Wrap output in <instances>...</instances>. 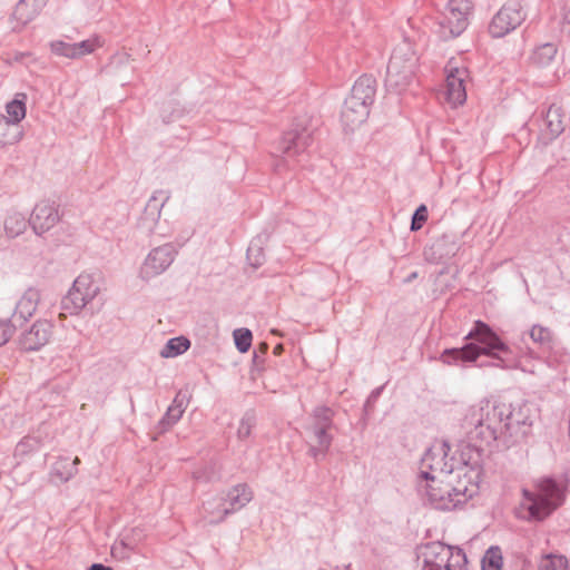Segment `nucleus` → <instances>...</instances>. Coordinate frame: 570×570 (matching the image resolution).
I'll use <instances>...</instances> for the list:
<instances>
[{
  "instance_id": "nucleus-1",
  "label": "nucleus",
  "mask_w": 570,
  "mask_h": 570,
  "mask_svg": "<svg viewBox=\"0 0 570 570\" xmlns=\"http://www.w3.org/2000/svg\"><path fill=\"white\" fill-rule=\"evenodd\" d=\"M535 413L533 403L527 400L510 403L483 400L468 417L474 426L468 432L466 443L481 449L484 456L495 442L509 448L529 436Z\"/></svg>"
},
{
  "instance_id": "nucleus-2",
  "label": "nucleus",
  "mask_w": 570,
  "mask_h": 570,
  "mask_svg": "<svg viewBox=\"0 0 570 570\" xmlns=\"http://www.w3.org/2000/svg\"><path fill=\"white\" fill-rule=\"evenodd\" d=\"M460 464L444 463L439 474L422 470L419 474L426 481V499L436 510H452L465 503L479 492L483 474L484 454L473 443L459 445Z\"/></svg>"
},
{
  "instance_id": "nucleus-3",
  "label": "nucleus",
  "mask_w": 570,
  "mask_h": 570,
  "mask_svg": "<svg viewBox=\"0 0 570 570\" xmlns=\"http://www.w3.org/2000/svg\"><path fill=\"white\" fill-rule=\"evenodd\" d=\"M462 347L445 348L440 360L448 365L462 363H476L481 355L495 360V363H487L503 370L515 368L519 365V353L508 345L493 328L483 321H475L473 327L464 337ZM485 366V363L479 364Z\"/></svg>"
},
{
  "instance_id": "nucleus-4",
  "label": "nucleus",
  "mask_w": 570,
  "mask_h": 570,
  "mask_svg": "<svg viewBox=\"0 0 570 570\" xmlns=\"http://www.w3.org/2000/svg\"><path fill=\"white\" fill-rule=\"evenodd\" d=\"M567 480L562 476H543L537 483V491L523 490V495L530 502V514L542 520L559 508L566 499Z\"/></svg>"
},
{
  "instance_id": "nucleus-5",
  "label": "nucleus",
  "mask_w": 570,
  "mask_h": 570,
  "mask_svg": "<svg viewBox=\"0 0 570 570\" xmlns=\"http://www.w3.org/2000/svg\"><path fill=\"white\" fill-rule=\"evenodd\" d=\"M417 58L410 43L397 46L390 58L386 68V90L401 94L411 85L416 67Z\"/></svg>"
},
{
  "instance_id": "nucleus-6",
  "label": "nucleus",
  "mask_w": 570,
  "mask_h": 570,
  "mask_svg": "<svg viewBox=\"0 0 570 570\" xmlns=\"http://www.w3.org/2000/svg\"><path fill=\"white\" fill-rule=\"evenodd\" d=\"M473 11L471 0H449L445 10L438 17V32L443 40L461 36L470 23Z\"/></svg>"
},
{
  "instance_id": "nucleus-7",
  "label": "nucleus",
  "mask_w": 570,
  "mask_h": 570,
  "mask_svg": "<svg viewBox=\"0 0 570 570\" xmlns=\"http://www.w3.org/2000/svg\"><path fill=\"white\" fill-rule=\"evenodd\" d=\"M99 293V286L88 274L79 275L61 299V309L70 315L78 314Z\"/></svg>"
},
{
  "instance_id": "nucleus-8",
  "label": "nucleus",
  "mask_w": 570,
  "mask_h": 570,
  "mask_svg": "<svg viewBox=\"0 0 570 570\" xmlns=\"http://www.w3.org/2000/svg\"><path fill=\"white\" fill-rule=\"evenodd\" d=\"M525 18L527 13L519 2H507L491 19L488 31L493 38H502L515 30Z\"/></svg>"
},
{
  "instance_id": "nucleus-9",
  "label": "nucleus",
  "mask_w": 570,
  "mask_h": 570,
  "mask_svg": "<svg viewBox=\"0 0 570 570\" xmlns=\"http://www.w3.org/2000/svg\"><path fill=\"white\" fill-rule=\"evenodd\" d=\"M177 250L170 243L150 250L140 268V277L149 281L163 274L174 262Z\"/></svg>"
},
{
  "instance_id": "nucleus-10",
  "label": "nucleus",
  "mask_w": 570,
  "mask_h": 570,
  "mask_svg": "<svg viewBox=\"0 0 570 570\" xmlns=\"http://www.w3.org/2000/svg\"><path fill=\"white\" fill-rule=\"evenodd\" d=\"M313 140L312 130L296 125L294 128L284 132L278 142V150L286 158L294 159L306 151Z\"/></svg>"
},
{
  "instance_id": "nucleus-11",
  "label": "nucleus",
  "mask_w": 570,
  "mask_h": 570,
  "mask_svg": "<svg viewBox=\"0 0 570 570\" xmlns=\"http://www.w3.org/2000/svg\"><path fill=\"white\" fill-rule=\"evenodd\" d=\"M416 551L417 558L423 560L422 570H443L452 557V546L441 541L422 543Z\"/></svg>"
},
{
  "instance_id": "nucleus-12",
  "label": "nucleus",
  "mask_w": 570,
  "mask_h": 570,
  "mask_svg": "<svg viewBox=\"0 0 570 570\" xmlns=\"http://www.w3.org/2000/svg\"><path fill=\"white\" fill-rule=\"evenodd\" d=\"M52 333L53 324L51 322L38 320L28 331L20 335L18 345L24 352L39 351L49 343Z\"/></svg>"
},
{
  "instance_id": "nucleus-13",
  "label": "nucleus",
  "mask_w": 570,
  "mask_h": 570,
  "mask_svg": "<svg viewBox=\"0 0 570 570\" xmlns=\"http://www.w3.org/2000/svg\"><path fill=\"white\" fill-rule=\"evenodd\" d=\"M60 218L59 206L55 202L41 200L32 210L29 225L40 236L55 227Z\"/></svg>"
},
{
  "instance_id": "nucleus-14",
  "label": "nucleus",
  "mask_w": 570,
  "mask_h": 570,
  "mask_svg": "<svg viewBox=\"0 0 570 570\" xmlns=\"http://www.w3.org/2000/svg\"><path fill=\"white\" fill-rule=\"evenodd\" d=\"M189 401L190 394L187 391L179 390L177 392L166 413L155 425L151 436L154 441H156L159 435L169 431L181 419Z\"/></svg>"
},
{
  "instance_id": "nucleus-15",
  "label": "nucleus",
  "mask_w": 570,
  "mask_h": 570,
  "mask_svg": "<svg viewBox=\"0 0 570 570\" xmlns=\"http://www.w3.org/2000/svg\"><path fill=\"white\" fill-rule=\"evenodd\" d=\"M461 247L460 242L453 234H443L424 250L426 261L431 263H445L453 258Z\"/></svg>"
},
{
  "instance_id": "nucleus-16",
  "label": "nucleus",
  "mask_w": 570,
  "mask_h": 570,
  "mask_svg": "<svg viewBox=\"0 0 570 570\" xmlns=\"http://www.w3.org/2000/svg\"><path fill=\"white\" fill-rule=\"evenodd\" d=\"M332 429L322 426H306V431L314 441L308 448V455L315 461L323 460L333 442V435L330 433Z\"/></svg>"
},
{
  "instance_id": "nucleus-17",
  "label": "nucleus",
  "mask_w": 570,
  "mask_h": 570,
  "mask_svg": "<svg viewBox=\"0 0 570 570\" xmlns=\"http://www.w3.org/2000/svg\"><path fill=\"white\" fill-rule=\"evenodd\" d=\"M169 198V191L156 190L145 206L144 213L140 217V224L151 232L154 225H156L160 217L164 205Z\"/></svg>"
},
{
  "instance_id": "nucleus-18",
  "label": "nucleus",
  "mask_w": 570,
  "mask_h": 570,
  "mask_svg": "<svg viewBox=\"0 0 570 570\" xmlns=\"http://www.w3.org/2000/svg\"><path fill=\"white\" fill-rule=\"evenodd\" d=\"M370 115V107L361 101H354L346 98L342 111L341 119L345 128L353 130L355 127L363 124Z\"/></svg>"
},
{
  "instance_id": "nucleus-19",
  "label": "nucleus",
  "mask_w": 570,
  "mask_h": 570,
  "mask_svg": "<svg viewBox=\"0 0 570 570\" xmlns=\"http://www.w3.org/2000/svg\"><path fill=\"white\" fill-rule=\"evenodd\" d=\"M46 6V0H19L12 12V19L18 23L13 30L23 28L32 21Z\"/></svg>"
},
{
  "instance_id": "nucleus-20",
  "label": "nucleus",
  "mask_w": 570,
  "mask_h": 570,
  "mask_svg": "<svg viewBox=\"0 0 570 570\" xmlns=\"http://www.w3.org/2000/svg\"><path fill=\"white\" fill-rule=\"evenodd\" d=\"M252 499L253 492L246 483L235 485L227 493L226 501L228 502V507L224 508L223 515L217 521H210V523L223 521L228 514L245 507Z\"/></svg>"
},
{
  "instance_id": "nucleus-21",
  "label": "nucleus",
  "mask_w": 570,
  "mask_h": 570,
  "mask_svg": "<svg viewBox=\"0 0 570 570\" xmlns=\"http://www.w3.org/2000/svg\"><path fill=\"white\" fill-rule=\"evenodd\" d=\"M466 69H451L446 77V96L448 100L453 105H462L466 99L464 87V77Z\"/></svg>"
},
{
  "instance_id": "nucleus-22",
  "label": "nucleus",
  "mask_w": 570,
  "mask_h": 570,
  "mask_svg": "<svg viewBox=\"0 0 570 570\" xmlns=\"http://www.w3.org/2000/svg\"><path fill=\"white\" fill-rule=\"evenodd\" d=\"M376 95V79L371 75L361 76L351 89L348 98L371 107Z\"/></svg>"
},
{
  "instance_id": "nucleus-23",
  "label": "nucleus",
  "mask_w": 570,
  "mask_h": 570,
  "mask_svg": "<svg viewBox=\"0 0 570 570\" xmlns=\"http://www.w3.org/2000/svg\"><path fill=\"white\" fill-rule=\"evenodd\" d=\"M541 130L546 131L549 139L557 138L563 130V112L562 108L551 105L542 118Z\"/></svg>"
},
{
  "instance_id": "nucleus-24",
  "label": "nucleus",
  "mask_w": 570,
  "mask_h": 570,
  "mask_svg": "<svg viewBox=\"0 0 570 570\" xmlns=\"http://www.w3.org/2000/svg\"><path fill=\"white\" fill-rule=\"evenodd\" d=\"M40 301V293L36 288H28L22 297L16 304V309L13 312V318L19 317L22 321L29 320L35 312L37 311V306Z\"/></svg>"
},
{
  "instance_id": "nucleus-25",
  "label": "nucleus",
  "mask_w": 570,
  "mask_h": 570,
  "mask_svg": "<svg viewBox=\"0 0 570 570\" xmlns=\"http://www.w3.org/2000/svg\"><path fill=\"white\" fill-rule=\"evenodd\" d=\"M79 463L80 459L78 456L72 461L68 456H59L52 464L50 474L62 483L68 482L77 474Z\"/></svg>"
},
{
  "instance_id": "nucleus-26",
  "label": "nucleus",
  "mask_w": 570,
  "mask_h": 570,
  "mask_svg": "<svg viewBox=\"0 0 570 570\" xmlns=\"http://www.w3.org/2000/svg\"><path fill=\"white\" fill-rule=\"evenodd\" d=\"M22 137L21 126L8 120L3 114H0V147L17 144Z\"/></svg>"
},
{
  "instance_id": "nucleus-27",
  "label": "nucleus",
  "mask_w": 570,
  "mask_h": 570,
  "mask_svg": "<svg viewBox=\"0 0 570 570\" xmlns=\"http://www.w3.org/2000/svg\"><path fill=\"white\" fill-rule=\"evenodd\" d=\"M26 104L27 95L23 92H17L14 98L6 104V111L8 114L7 119L20 125L21 120L26 117L27 114Z\"/></svg>"
},
{
  "instance_id": "nucleus-28",
  "label": "nucleus",
  "mask_w": 570,
  "mask_h": 570,
  "mask_svg": "<svg viewBox=\"0 0 570 570\" xmlns=\"http://www.w3.org/2000/svg\"><path fill=\"white\" fill-rule=\"evenodd\" d=\"M528 335L533 344L543 351H550L553 346V332L549 327L535 324L528 332Z\"/></svg>"
},
{
  "instance_id": "nucleus-29",
  "label": "nucleus",
  "mask_w": 570,
  "mask_h": 570,
  "mask_svg": "<svg viewBox=\"0 0 570 570\" xmlns=\"http://www.w3.org/2000/svg\"><path fill=\"white\" fill-rule=\"evenodd\" d=\"M189 347L190 342L185 336L173 337L167 341L160 351V356L165 358L176 357L186 352Z\"/></svg>"
},
{
  "instance_id": "nucleus-30",
  "label": "nucleus",
  "mask_w": 570,
  "mask_h": 570,
  "mask_svg": "<svg viewBox=\"0 0 570 570\" xmlns=\"http://www.w3.org/2000/svg\"><path fill=\"white\" fill-rule=\"evenodd\" d=\"M29 224V220L20 213L9 215L4 220V232L8 237L14 238L21 235Z\"/></svg>"
},
{
  "instance_id": "nucleus-31",
  "label": "nucleus",
  "mask_w": 570,
  "mask_h": 570,
  "mask_svg": "<svg viewBox=\"0 0 570 570\" xmlns=\"http://www.w3.org/2000/svg\"><path fill=\"white\" fill-rule=\"evenodd\" d=\"M334 415L335 412L331 407L326 405L316 406L311 414L312 422L309 423L308 426H322L333 429Z\"/></svg>"
},
{
  "instance_id": "nucleus-32",
  "label": "nucleus",
  "mask_w": 570,
  "mask_h": 570,
  "mask_svg": "<svg viewBox=\"0 0 570 570\" xmlns=\"http://www.w3.org/2000/svg\"><path fill=\"white\" fill-rule=\"evenodd\" d=\"M557 55V46L554 43H543L534 49L531 60L539 67L548 66Z\"/></svg>"
},
{
  "instance_id": "nucleus-33",
  "label": "nucleus",
  "mask_w": 570,
  "mask_h": 570,
  "mask_svg": "<svg viewBox=\"0 0 570 570\" xmlns=\"http://www.w3.org/2000/svg\"><path fill=\"white\" fill-rule=\"evenodd\" d=\"M446 450H449V445L446 442H443L442 445L438 450H435L433 448L428 449L421 459L420 473L422 472V470L429 471L430 473H431V471H436L438 466L434 465V461H435L436 456H440V455L446 456L448 455Z\"/></svg>"
},
{
  "instance_id": "nucleus-34",
  "label": "nucleus",
  "mask_w": 570,
  "mask_h": 570,
  "mask_svg": "<svg viewBox=\"0 0 570 570\" xmlns=\"http://www.w3.org/2000/svg\"><path fill=\"white\" fill-rule=\"evenodd\" d=\"M503 564V557L500 547H490L481 561L482 570H501Z\"/></svg>"
},
{
  "instance_id": "nucleus-35",
  "label": "nucleus",
  "mask_w": 570,
  "mask_h": 570,
  "mask_svg": "<svg viewBox=\"0 0 570 570\" xmlns=\"http://www.w3.org/2000/svg\"><path fill=\"white\" fill-rule=\"evenodd\" d=\"M247 261L254 268L261 267L265 262V253L263 249V238L258 236L252 239L247 248Z\"/></svg>"
},
{
  "instance_id": "nucleus-36",
  "label": "nucleus",
  "mask_w": 570,
  "mask_h": 570,
  "mask_svg": "<svg viewBox=\"0 0 570 570\" xmlns=\"http://www.w3.org/2000/svg\"><path fill=\"white\" fill-rule=\"evenodd\" d=\"M40 446L41 441L38 438L28 435L16 445L14 456L22 459L30 453L38 451Z\"/></svg>"
},
{
  "instance_id": "nucleus-37",
  "label": "nucleus",
  "mask_w": 570,
  "mask_h": 570,
  "mask_svg": "<svg viewBox=\"0 0 570 570\" xmlns=\"http://www.w3.org/2000/svg\"><path fill=\"white\" fill-rule=\"evenodd\" d=\"M256 425V415L254 411H247L239 422V426L237 429V438L242 441L246 440L250 433L252 429Z\"/></svg>"
},
{
  "instance_id": "nucleus-38",
  "label": "nucleus",
  "mask_w": 570,
  "mask_h": 570,
  "mask_svg": "<svg viewBox=\"0 0 570 570\" xmlns=\"http://www.w3.org/2000/svg\"><path fill=\"white\" fill-rule=\"evenodd\" d=\"M236 348L240 353H246L250 346L253 341V334L248 328H237L233 333Z\"/></svg>"
},
{
  "instance_id": "nucleus-39",
  "label": "nucleus",
  "mask_w": 570,
  "mask_h": 570,
  "mask_svg": "<svg viewBox=\"0 0 570 570\" xmlns=\"http://www.w3.org/2000/svg\"><path fill=\"white\" fill-rule=\"evenodd\" d=\"M567 566L568 560L566 557L549 554L541 560L539 570H566Z\"/></svg>"
},
{
  "instance_id": "nucleus-40",
  "label": "nucleus",
  "mask_w": 570,
  "mask_h": 570,
  "mask_svg": "<svg viewBox=\"0 0 570 570\" xmlns=\"http://www.w3.org/2000/svg\"><path fill=\"white\" fill-rule=\"evenodd\" d=\"M466 556L461 548L452 547V557L449 562L445 563L444 570H466Z\"/></svg>"
},
{
  "instance_id": "nucleus-41",
  "label": "nucleus",
  "mask_w": 570,
  "mask_h": 570,
  "mask_svg": "<svg viewBox=\"0 0 570 570\" xmlns=\"http://www.w3.org/2000/svg\"><path fill=\"white\" fill-rule=\"evenodd\" d=\"M50 49L51 52L57 56L66 57L69 59H77L75 43L65 42L62 40H55L50 42Z\"/></svg>"
},
{
  "instance_id": "nucleus-42",
  "label": "nucleus",
  "mask_w": 570,
  "mask_h": 570,
  "mask_svg": "<svg viewBox=\"0 0 570 570\" xmlns=\"http://www.w3.org/2000/svg\"><path fill=\"white\" fill-rule=\"evenodd\" d=\"M100 45L98 42V39H87L80 42L75 43V51H76V58L79 59L83 56L92 53L96 48H98Z\"/></svg>"
},
{
  "instance_id": "nucleus-43",
  "label": "nucleus",
  "mask_w": 570,
  "mask_h": 570,
  "mask_svg": "<svg viewBox=\"0 0 570 570\" xmlns=\"http://www.w3.org/2000/svg\"><path fill=\"white\" fill-rule=\"evenodd\" d=\"M428 208L425 205H420L413 213L412 219H411V230L417 232L423 227V224L428 220Z\"/></svg>"
},
{
  "instance_id": "nucleus-44",
  "label": "nucleus",
  "mask_w": 570,
  "mask_h": 570,
  "mask_svg": "<svg viewBox=\"0 0 570 570\" xmlns=\"http://www.w3.org/2000/svg\"><path fill=\"white\" fill-rule=\"evenodd\" d=\"M14 325L10 320H0V346L4 345L14 333Z\"/></svg>"
},
{
  "instance_id": "nucleus-45",
  "label": "nucleus",
  "mask_w": 570,
  "mask_h": 570,
  "mask_svg": "<svg viewBox=\"0 0 570 570\" xmlns=\"http://www.w3.org/2000/svg\"><path fill=\"white\" fill-rule=\"evenodd\" d=\"M171 105L173 104L169 102L166 106H164V108H163V117H164L165 122H169V121L174 120L175 118L180 117L183 114V110L175 109Z\"/></svg>"
},
{
  "instance_id": "nucleus-46",
  "label": "nucleus",
  "mask_w": 570,
  "mask_h": 570,
  "mask_svg": "<svg viewBox=\"0 0 570 570\" xmlns=\"http://www.w3.org/2000/svg\"><path fill=\"white\" fill-rule=\"evenodd\" d=\"M383 387H377L371 392L364 404V412L368 414L373 410L375 402L377 401Z\"/></svg>"
},
{
  "instance_id": "nucleus-47",
  "label": "nucleus",
  "mask_w": 570,
  "mask_h": 570,
  "mask_svg": "<svg viewBox=\"0 0 570 570\" xmlns=\"http://www.w3.org/2000/svg\"><path fill=\"white\" fill-rule=\"evenodd\" d=\"M268 351V344L266 342H261L254 350L253 361L255 364H258L259 362H263L264 358H261L264 356Z\"/></svg>"
},
{
  "instance_id": "nucleus-48",
  "label": "nucleus",
  "mask_w": 570,
  "mask_h": 570,
  "mask_svg": "<svg viewBox=\"0 0 570 570\" xmlns=\"http://www.w3.org/2000/svg\"><path fill=\"white\" fill-rule=\"evenodd\" d=\"M213 475L214 472L212 470H208L207 468L196 470L193 473L194 479L202 482H210L213 480Z\"/></svg>"
},
{
  "instance_id": "nucleus-49",
  "label": "nucleus",
  "mask_w": 570,
  "mask_h": 570,
  "mask_svg": "<svg viewBox=\"0 0 570 570\" xmlns=\"http://www.w3.org/2000/svg\"><path fill=\"white\" fill-rule=\"evenodd\" d=\"M132 547L129 546L127 542H125V540H120L119 542H116L112 547H111V554H116L118 550H130L132 551Z\"/></svg>"
},
{
  "instance_id": "nucleus-50",
  "label": "nucleus",
  "mask_w": 570,
  "mask_h": 570,
  "mask_svg": "<svg viewBox=\"0 0 570 570\" xmlns=\"http://www.w3.org/2000/svg\"><path fill=\"white\" fill-rule=\"evenodd\" d=\"M562 31L570 36V8L566 11L563 16Z\"/></svg>"
},
{
  "instance_id": "nucleus-51",
  "label": "nucleus",
  "mask_w": 570,
  "mask_h": 570,
  "mask_svg": "<svg viewBox=\"0 0 570 570\" xmlns=\"http://www.w3.org/2000/svg\"><path fill=\"white\" fill-rule=\"evenodd\" d=\"M444 458L445 456H443V455L436 456V459L434 461V465L438 466V470L436 471H431V474H439L440 469L443 466V464L448 463L446 461H444Z\"/></svg>"
},
{
  "instance_id": "nucleus-52",
  "label": "nucleus",
  "mask_w": 570,
  "mask_h": 570,
  "mask_svg": "<svg viewBox=\"0 0 570 570\" xmlns=\"http://www.w3.org/2000/svg\"><path fill=\"white\" fill-rule=\"evenodd\" d=\"M88 570H112V568L104 563H92Z\"/></svg>"
},
{
  "instance_id": "nucleus-53",
  "label": "nucleus",
  "mask_w": 570,
  "mask_h": 570,
  "mask_svg": "<svg viewBox=\"0 0 570 570\" xmlns=\"http://www.w3.org/2000/svg\"><path fill=\"white\" fill-rule=\"evenodd\" d=\"M130 550H118L116 554H112L115 558L118 559H126L129 557Z\"/></svg>"
},
{
  "instance_id": "nucleus-54",
  "label": "nucleus",
  "mask_w": 570,
  "mask_h": 570,
  "mask_svg": "<svg viewBox=\"0 0 570 570\" xmlns=\"http://www.w3.org/2000/svg\"><path fill=\"white\" fill-rule=\"evenodd\" d=\"M115 59L117 60V62L122 63L129 59V56L127 53L118 55L117 57H115Z\"/></svg>"
},
{
  "instance_id": "nucleus-55",
  "label": "nucleus",
  "mask_w": 570,
  "mask_h": 570,
  "mask_svg": "<svg viewBox=\"0 0 570 570\" xmlns=\"http://www.w3.org/2000/svg\"><path fill=\"white\" fill-rule=\"evenodd\" d=\"M417 277V272H413L411 273L406 278H405V283H410L412 282L413 279H415Z\"/></svg>"
},
{
  "instance_id": "nucleus-56",
  "label": "nucleus",
  "mask_w": 570,
  "mask_h": 570,
  "mask_svg": "<svg viewBox=\"0 0 570 570\" xmlns=\"http://www.w3.org/2000/svg\"><path fill=\"white\" fill-rule=\"evenodd\" d=\"M283 352V345L282 344H277L275 347H274V353L276 355L281 354Z\"/></svg>"
},
{
  "instance_id": "nucleus-57",
  "label": "nucleus",
  "mask_w": 570,
  "mask_h": 570,
  "mask_svg": "<svg viewBox=\"0 0 570 570\" xmlns=\"http://www.w3.org/2000/svg\"><path fill=\"white\" fill-rule=\"evenodd\" d=\"M344 570H352V564H351V563L346 564V566L344 567Z\"/></svg>"
}]
</instances>
